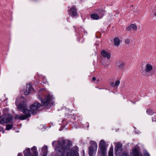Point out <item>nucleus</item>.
<instances>
[{
	"mask_svg": "<svg viewBox=\"0 0 156 156\" xmlns=\"http://www.w3.org/2000/svg\"><path fill=\"white\" fill-rule=\"evenodd\" d=\"M107 147V146L104 140H100L99 145V149L98 152L99 156H106Z\"/></svg>",
	"mask_w": 156,
	"mask_h": 156,
	"instance_id": "nucleus-3",
	"label": "nucleus"
},
{
	"mask_svg": "<svg viewBox=\"0 0 156 156\" xmlns=\"http://www.w3.org/2000/svg\"><path fill=\"white\" fill-rule=\"evenodd\" d=\"M152 121L156 122V113L152 117Z\"/></svg>",
	"mask_w": 156,
	"mask_h": 156,
	"instance_id": "nucleus-23",
	"label": "nucleus"
},
{
	"mask_svg": "<svg viewBox=\"0 0 156 156\" xmlns=\"http://www.w3.org/2000/svg\"><path fill=\"white\" fill-rule=\"evenodd\" d=\"M114 42L115 45L118 46L120 44V40L117 37H115L114 39Z\"/></svg>",
	"mask_w": 156,
	"mask_h": 156,
	"instance_id": "nucleus-15",
	"label": "nucleus"
},
{
	"mask_svg": "<svg viewBox=\"0 0 156 156\" xmlns=\"http://www.w3.org/2000/svg\"><path fill=\"white\" fill-rule=\"evenodd\" d=\"M132 154L133 156H143L142 154L140 152L139 149L136 147L133 149Z\"/></svg>",
	"mask_w": 156,
	"mask_h": 156,
	"instance_id": "nucleus-8",
	"label": "nucleus"
},
{
	"mask_svg": "<svg viewBox=\"0 0 156 156\" xmlns=\"http://www.w3.org/2000/svg\"><path fill=\"white\" fill-rule=\"evenodd\" d=\"M33 88L30 84L27 85L26 90L24 91V94L25 95H28L33 90Z\"/></svg>",
	"mask_w": 156,
	"mask_h": 156,
	"instance_id": "nucleus-10",
	"label": "nucleus"
},
{
	"mask_svg": "<svg viewBox=\"0 0 156 156\" xmlns=\"http://www.w3.org/2000/svg\"><path fill=\"white\" fill-rule=\"evenodd\" d=\"M5 114L2 115L0 117V123L1 124H4L5 123Z\"/></svg>",
	"mask_w": 156,
	"mask_h": 156,
	"instance_id": "nucleus-18",
	"label": "nucleus"
},
{
	"mask_svg": "<svg viewBox=\"0 0 156 156\" xmlns=\"http://www.w3.org/2000/svg\"><path fill=\"white\" fill-rule=\"evenodd\" d=\"M108 156H114L113 154V148H110Z\"/></svg>",
	"mask_w": 156,
	"mask_h": 156,
	"instance_id": "nucleus-20",
	"label": "nucleus"
},
{
	"mask_svg": "<svg viewBox=\"0 0 156 156\" xmlns=\"http://www.w3.org/2000/svg\"><path fill=\"white\" fill-rule=\"evenodd\" d=\"M41 106V104L38 102L33 103L30 106V110H28L24 104L20 103L18 106L19 110L21 111L25 114L20 115H16V118L20 120H24L30 116V114H33L37 111L39 108Z\"/></svg>",
	"mask_w": 156,
	"mask_h": 156,
	"instance_id": "nucleus-2",
	"label": "nucleus"
},
{
	"mask_svg": "<svg viewBox=\"0 0 156 156\" xmlns=\"http://www.w3.org/2000/svg\"><path fill=\"white\" fill-rule=\"evenodd\" d=\"M144 156H150L149 154L146 151H145L144 152Z\"/></svg>",
	"mask_w": 156,
	"mask_h": 156,
	"instance_id": "nucleus-25",
	"label": "nucleus"
},
{
	"mask_svg": "<svg viewBox=\"0 0 156 156\" xmlns=\"http://www.w3.org/2000/svg\"><path fill=\"white\" fill-rule=\"evenodd\" d=\"M147 113L150 115H152L154 113V112L151 109H147L146 111Z\"/></svg>",
	"mask_w": 156,
	"mask_h": 156,
	"instance_id": "nucleus-19",
	"label": "nucleus"
},
{
	"mask_svg": "<svg viewBox=\"0 0 156 156\" xmlns=\"http://www.w3.org/2000/svg\"><path fill=\"white\" fill-rule=\"evenodd\" d=\"M51 99L50 94H48L44 99L41 98V104L43 106H47Z\"/></svg>",
	"mask_w": 156,
	"mask_h": 156,
	"instance_id": "nucleus-7",
	"label": "nucleus"
},
{
	"mask_svg": "<svg viewBox=\"0 0 156 156\" xmlns=\"http://www.w3.org/2000/svg\"><path fill=\"white\" fill-rule=\"evenodd\" d=\"M153 69V66L152 65L149 63L146 64L144 71V74L147 76H149Z\"/></svg>",
	"mask_w": 156,
	"mask_h": 156,
	"instance_id": "nucleus-6",
	"label": "nucleus"
},
{
	"mask_svg": "<svg viewBox=\"0 0 156 156\" xmlns=\"http://www.w3.org/2000/svg\"><path fill=\"white\" fill-rule=\"evenodd\" d=\"M57 144L55 148L57 155L55 156H79V148L77 146H74L70 149V144L69 143L66 142L62 138L60 139L57 141H53L52 145L54 146Z\"/></svg>",
	"mask_w": 156,
	"mask_h": 156,
	"instance_id": "nucleus-1",
	"label": "nucleus"
},
{
	"mask_svg": "<svg viewBox=\"0 0 156 156\" xmlns=\"http://www.w3.org/2000/svg\"><path fill=\"white\" fill-rule=\"evenodd\" d=\"M5 123H9L12 121V117L11 115L9 114H5Z\"/></svg>",
	"mask_w": 156,
	"mask_h": 156,
	"instance_id": "nucleus-12",
	"label": "nucleus"
},
{
	"mask_svg": "<svg viewBox=\"0 0 156 156\" xmlns=\"http://www.w3.org/2000/svg\"><path fill=\"white\" fill-rule=\"evenodd\" d=\"M125 66V63L122 62H119L117 63V66L120 69H122Z\"/></svg>",
	"mask_w": 156,
	"mask_h": 156,
	"instance_id": "nucleus-17",
	"label": "nucleus"
},
{
	"mask_svg": "<svg viewBox=\"0 0 156 156\" xmlns=\"http://www.w3.org/2000/svg\"><path fill=\"white\" fill-rule=\"evenodd\" d=\"M122 149V145L120 144H117L115 148V154L120 153L121 152Z\"/></svg>",
	"mask_w": 156,
	"mask_h": 156,
	"instance_id": "nucleus-11",
	"label": "nucleus"
},
{
	"mask_svg": "<svg viewBox=\"0 0 156 156\" xmlns=\"http://www.w3.org/2000/svg\"><path fill=\"white\" fill-rule=\"evenodd\" d=\"M90 145L88 147V151L89 156H95L98 147L97 144L94 141H90Z\"/></svg>",
	"mask_w": 156,
	"mask_h": 156,
	"instance_id": "nucleus-4",
	"label": "nucleus"
},
{
	"mask_svg": "<svg viewBox=\"0 0 156 156\" xmlns=\"http://www.w3.org/2000/svg\"><path fill=\"white\" fill-rule=\"evenodd\" d=\"M90 17L94 20H97L99 18V16L97 13L91 14Z\"/></svg>",
	"mask_w": 156,
	"mask_h": 156,
	"instance_id": "nucleus-16",
	"label": "nucleus"
},
{
	"mask_svg": "<svg viewBox=\"0 0 156 156\" xmlns=\"http://www.w3.org/2000/svg\"><path fill=\"white\" fill-rule=\"evenodd\" d=\"M129 42H130V41L128 39H126V40L125 41V44H129Z\"/></svg>",
	"mask_w": 156,
	"mask_h": 156,
	"instance_id": "nucleus-27",
	"label": "nucleus"
},
{
	"mask_svg": "<svg viewBox=\"0 0 156 156\" xmlns=\"http://www.w3.org/2000/svg\"><path fill=\"white\" fill-rule=\"evenodd\" d=\"M97 81H99V80H98Z\"/></svg>",
	"mask_w": 156,
	"mask_h": 156,
	"instance_id": "nucleus-34",
	"label": "nucleus"
},
{
	"mask_svg": "<svg viewBox=\"0 0 156 156\" xmlns=\"http://www.w3.org/2000/svg\"><path fill=\"white\" fill-rule=\"evenodd\" d=\"M131 29L132 28L131 27L130 25L128 27L126 28V30L128 31H130L131 30Z\"/></svg>",
	"mask_w": 156,
	"mask_h": 156,
	"instance_id": "nucleus-28",
	"label": "nucleus"
},
{
	"mask_svg": "<svg viewBox=\"0 0 156 156\" xmlns=\"http://www.w3.org/2000/svg\"><path fill=\"white\" fill-rule=\"evenodd\" d=\"M132 29H133L134 30H136L137 29V27L136 25L134 24H132L130 25Z\"/></svg>",
	"mask_w": 156,
	"mask_h": 156,
	"instance_id": "nucleus-22",
	"label": "nucleus"
},
{
	"mask_svg": "<svg viewBox=\"0 0 156 156\" xmlns=\"http://www.w3.org/2000/svg\"><path fill=\"white\" fill-rule=\"evenodd\" d=\"M77 14L76 9L74 6H73L70 10L69 15L73 16H75Z\"/></svg>",
	"mask_w": 156,
	"mask_h": 156,
	"instance_id": "nucleus-9",
	"label": "nucleus"
},
{
	"mask_svg": "<svg viewBox=\"0 0 156 156\" xmlns=\"http://www.w3.org/2000/svg\"><path fill=\"white\" fill-rule=\"evenodd\" d=\"M13 126V125L12 123L10 124H8L6 126V129L7 130H9L12 129Z\"/></svg>",
	"mask_w": 156,
	"mask_h": 156,
	"instance_id": "nucleus-21",
	"label": "nucleus"
},
{
	"mask_svg": "<svg viewBox=\"0 0 156 156\" xmlns=\"http://www.w3.org/2000/svg\"><path fill=\"white\" fill-rule=\"evenodd\" d=\"M18 103V102H17V100L16 99V105H17V103Z\"/></svg>",
	"mask_w": 156,
	"mask_h": 156,
	"instance_id": "nucleus-33",
	"label": "nucleus"
},
{
	"mask_svg": "<svg viewBox=\"0 0 156 156\" xmlns=\"http://www.w3.org/2000/svg\"><path fill=\"white\" fill-rule=\"evenodd\" d=\"M97 12L100 15V18H101L103 16L105 12V11L102 8L98 9Z\"/></svg>",
	"mask_w": 156,
	"mask_h": 156,
	"instance_id": "nucleus-14",
	"label": "nucleus"
},
{
	"mask_svg": "<svg viewBox=\"0 0 156 156\" xmlns=\"http://www.w3.org/2000/svg\"><path fill=\"white\" fill-rule=\"evenodd\" d=\"M122 156H129V154L128 153L125 152L122 153Z\"/></svg>",
	"mask_w": 156,
	"mask_h": 156,
	"instance_id": "nucleus-26",
	"label": "nucleus"
},
{
	"mask_svg": "<svg viewBox=\"0 0 156 156\" xmlns=\"http://www.w3.org/2000/svg\"><path fill=\"white\" fill-rule=\"evenodd\" d=\"M120 83V81L119 80H116L115 83V86H118Z\"/></svg>",
	"mask_w": 156,
	"mask_h": 156,
	"instance_id": "nucleus-24",
	"label": "nucleus"
},
{
	"mask_svg": "<svg viewBox=\"0 0 156 156\" xmlns=\"http://www.w3.org/2000/svg\"><path fill=\"white\" fill-rule=\"evenodd\" d=\"M18 156H22V154L21 153H19L18 154Z\"/></svg>",
	"mask_w": 156,
	"mask_h": 156,
	"instance_id": "nucleus-31",
	"label": "nucleus"
},
{
	"mask_svg": "<svg viewBox=\"0 0 156 156\" xmlns=\"http://www.w3.org/2000/svg\"><path fill=\"white\" fill-rule=\"evenodd\" d=\"M31 149L33 152L32 154H31L30 148H28L23 152L24 156H38V152L36 147H33L31 148ZM43 156H46L45 153H44Z\"/></svg>",
	"mask_w": 156,
	"mask_h": 156,
	"instance_id": "nucleus-5",
	"label": "nucleus"
},
{
	"mask_svg": "<svg viewBox=\"0 0 156 156\" xmlns=\"http://www.w3.org/2000/svg\"><path fill=\"white\" fill-rule=\"evenodd\" d=\"M154 15L156 17V12L154 13Z\"/></svg>",
	"mask_w": 156,
	"mask_h": 156,
	"instance_id": "nucleus-32",
	"label": "nucleus"
},
{
	"mask_svg": "<svg viewBox=\"0 0 156 156\" xmlns=\"http://www.w3.org/2000/svg\"><path fill=\"white\" fill-rule=\"evenodd\" d=\"M96 78L95 77H94L92 78V81H94L96 80Z\"/></svg>",
	"mask_w": 156,
	"mask_h": 156,
	"instance_id": "nucleus-30",
	"label": "nucleus"
},
{
	"mask_svg": "<svg viewBox=\"0 0 156 156\" xmlns=\"http://www.w3.org/2000/svg\"><path fill=\"white\" fill-rule=\"evenodd\" d=\"M101 55L105 58H107L108 59H109L111 57V55L110 53L106 51L105 50H102L101 52Z\"/></svg>",
	"mask_w": 156,
	"mask_h": 156,
	"instance_id": "nucleus-13",
	"label": "nucleus"
},
{
	"mask_svg": "<svg viewBox=\"0 0 156 156\" xmlns=\"http://www.w3.org/2000/svg\"><path fill=\"white\" fill-rule=\"evenodd\" d=\"M111 85L112 87H114L115 86V83L114 82H112L111 83Z\"/></svg>",
	"mask_w": 156,
	"mask_h": 156,
	"instance_id": "nucleus-29",
	"label": "nucleus"
}]
</instances>
